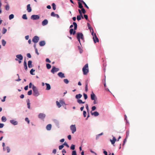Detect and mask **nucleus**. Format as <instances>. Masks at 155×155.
Here are the masks:
<instances>
[{
	"mask_svg": "<svg viewBox=\"0 0 155 155\" xmlns=\"http://www.w3.org/2000/svg\"><path fill=\"white\" fill-rule=\"evenodd\" d=\"M82 71L84 75H86L89 72L88 66L87 64H86L82 68Z\"/></svg>",
	"mask_w": 155,
	"mask_h": 155,
	"instance_id": "f257e3e1",
	"label": "nucleus"
},
{
	"mask_svg": "<svg viewBox=\"0 0 155 155\" xmlns=\"http://www.w3.org/2000/svg\"><path fill=\"white\" fill-rule=\"evenodd\" d=\"M32 90L33 91V95L35 96H38L39 94L37 87L34 85H33Z\"/></svg>",
	"mask_w": 155,
	"mask_h": 155,
	"instance_id": "f03ea898",
	"label": "nucleus"
},
{
	"mask_svg": "<svg viewBox=\"0 0 155 155\" xmlns=\"http://www.w3.org/2000/svg\"><path fill=\"white\" fill-rule=\"evenodd\" d=\"M77 38L78 41L79 42L80 44H81L80 39L81 38L82 40L84 39V38L82 33L79 32L78 33H77Z\"/></svg>",
	"mask_w": 155,
	"mask_h": 155,
	"instance_id": "7ed1b4c3",
	"label": "nucleus"
},
{
	"mask_svg": "<svg viewBox=\"0 0 155 155\" xmlns=\"http://www.w3.org/2000/svg\"><path fill=\"white\" fill-rule=\"evenodd\" d=\"M39 40V37L37 36H35L33 38L32 41L33 42L36 43L38 42Z\"/></svg>",
	"mask_w": 155,
	"mask_h": 155,
	"instance_id": "20e7f679",
	"label": "nucleus"
},
{
	"mask_svg": "<svg viewBox=\"0 0 155 155\" xmlns=\"http://www.w3.org/2000/svg\"><path fill=\"white\" fill-rule=\"evenodd\" d=\"M70 129L73 134H74L76 130L75 125H71L70 126Z\"/></svg>",
	"mask_w": 155,
	"mask_h": 155,
	"instance_id": "39448f33",
	"label": "nucleus"
},
{
	"mask_svg": "<svg viewBox=\"0 0 155 155\" xmlns=\"http://www.w3.org/2000/svg\"><path fill=\"white\" fill-rule=\"evenodd\" d=\"M93 36V39L94 41V43H96L97 42H99V40L98 39V38H97L96 34L95 33L94 34H94H93V35H92Z\"/></svg>",
	"mask_w": 155,
	"mask_h": 155,
	"instance_id": "423d86ee",
	"label": "nucleus"
},
{
	"mask_svg": "<svg viewBox=\"0 0 155 155\" xmlns=\"http://www.w3.org/2000/svg\"><path fill=\"white\" fill-rule=\"evenodd\" d=\"M40 17L38 15H32L31 16V18L34 20H37Z\"/></svg>",
	"mask_w": 155,
	"mask_h": 155,
	"instance_id": "0eeeda50",
	"label": "nucleus"
},
{
	"mask_svg": "<svg viewBox=\"0 0 155 155\" xmlns=\"http://www.w3.org/2000/svg\"><path fill=\"white\" fill-rule=\"evenodd\" d=\"M59 70V69L58 68H56L54 66L52 67L51 71L52 73L54 74L55 72L58 71Z\"/></svg>",
	"mask_w": 155,
	"mask_h": 155,
	"instance_id": "6e6552de",
	"label": "nucleus"
},
{
	"mask_svg": "<svg viewBox=\"0 0 155 155\" xmlns=\"http://www.w3.org/2000/svg\"><path fill=\"white\" fill-rule=\"evenodd\" d=\"M17 58L15 59V60L18 61V59L20 60H22L23 57L21 54H18L16 56Z\"/></svg>",
	"mask_w": 155,
	"mask_h": 155,
	"instance_id": "1a4fd4ad",
	"label": "nucleus"
},
{
	"mask_svg": "<svg viewBox=\"0 0 155 155\" xmlns=\"http://www.w3.org/2000/svg\"><path fill=\"white\" fill-rule=\"evenodd\" d=\"M73 24L74 25V31H73L72 34L74 35L76 33V31L75 30H76L77 28V23L75 22H74L73 23Z\"/></svg>",
	"mask_w": 155,
	"mask_h": 155,
	"instance_id": "9d476101",
	"label": "nucleus"
},
{
	"mask_svg": "<svg viewBox=\"0 0 155 155\" xmlns=\"http://www.w3.org/2000/svg\"><path fill=\"white\" fill-rule=\"evenodd\" d=\"M87 24L89 29L91 32L92 35H93L94 34V31L93 28L91 27V25L89 23H88Z\"/></svg>",
	"mask_w": 155,
	"mask_h": 155,
	"instance_id": "9b49d317",
	"label": "nucleus"
},
{
	"mask_svg": "<svg viewBox=\"0 0 155 155\" xmlns=\"http://www.w3.org/2000/svg\"><path fill=\"white\" fill-rule=\"evenodd\" d=\"M117 139L115 137H113V140L110 139V141L111 144L113 145L114 146H115L114 145Z\"/></svg>",
	"mask_w": 155,
	"mask_h": 155,
	"instance_id": "f8f14e48",
	"label": "nucleus"
},
{
	"mask_svg": "<svg viewBox=\"0 0 155 155\" xmlns=\"http://www.w3.org/2000/svg\"><path fill=\"white\" fill-rule=\"evenodd\" d=\"M45 117V115L42 113H40L38 115V117L39 118L43 119Z\"/></svg>",
	"mask_w": 155,
	"mask_h": 155,
	"instance_id": "ddd939ff",
	"label": "nucleus"
},
{
	"mask_svg": "<svg viewBox=\"0 0 155 155\" xmlns=\"http://www.w3.org/2000/svg\"><path fill=\"white\" fill-rule=\"evenodd\" d=\"M91 99L92 100H94L96 99V98H97L95 96V94H94L93 92L92 91L91 95Z\"/></svg>",
	"mask_w": 155,
	"mask_h": 155,
	"instance_id": "4468645a",
	"label": "nucleus"
},
{
	"mask_svg": "<svg viewBox=\"0 0 155 155\" xmlns=\"http://www.w3.org/2000/svg\"><path fill=\"white\" fill-rule=\"evenodd\" d=\"M58 75L60 78H62L65 77L64 74L61 72H60L58 74Z\"/></svg>",
	"mask_w": 155,
	"mask_h": 155,
	"instance_id": "2eb2a0df",
	"label": "nucleus"
},
{
	"mask_svg": "<svg viewBox=\"0 0 155 155\" xmlns=\"http://www.w3.org/2000/svg\"><path fill=\"white\" fill-rule=\"evenodd\" d=\"M91 114L92 115H94V116H97L99 115V113L97 111H95L94 112H91Z\"/></svg>",
	"mask_w": 155,
	"mask_h": 155,
	"instance_id": "dca6fc26",
	"label": "nucleus"
},
{
	"mask_svg": "<svg viewBox=\"0 0 155 155\" xmlns=\"http://www.w3.org/2000/svg\"><path fill=\"white\" fill-rule=\"evenodd\" d=\"M48 21L47 19H45L42 22V25L43 26L47 25L48 24Z\"/></svg>",
	"mask_w": 155,
	"mask_h": 155,
	"instance_id": "f3484780",
	"label": "nucleus"
},
{
	"mask_svg": "<svg viewBox=\"0 0 155 155\" xmlns=\"http://www.w3.org/2000/svg\"><path fill=\"white\" fill-rule=\"evenodd\" d=\"M27 10L28 12H30L31 11V9L30 7V5L28 4L27 5Z\"/></svg>",
	"mask_w": 155,
	"mask_h": 155,
	"instance_id": "a211bd4d",
	"label": "nucleus"
},
{
	"mask_svg": "<svg viewBox=\"0 0 155 155\" xmlns=\"http://www.w3.org/2000/svg\"><path fill=\"white\" fill-rule=\"evenodd\" d=\"M10 123L14 125H16L18 124V122L14 120H10Z\"/></svg>",
	"mask_w": 155,
	"mask_h": 155,
	"instance_id": "6ab92c4d",
	"label": "nucleus"
},
{
	"mask_svg": "<svg viewBox=\"0 0 155 155\" xmlns=\"http://www.w3.org/2000/svg\"><path fill=\"white\" fill-rule=\"evenodd\" d=\"M32 62L31 61H29L28 62V66L29 68H31L32 67Z\"/></svg>",
	"mask_w": 155,
	"mask_h": 155,
	"instance_id": "aec40b11",
	"label": "nucleus"
},
{
	"mask_svg": "<svg viewBox=\"0 0 155 155\" xmlns=\"http://www.w3.org/2000/svg\"><path fill=\"white\" fill-rule=\"evenodd\" d=\"M24 66L25 68V69L26 71H27L28 70V68L27 66V63L25 61V60L24 63Z\"/></svg>",
	"mask_w": 155,
	"mask_h": 155,
	"instance_id": "412c9836",
	"label": "nucleus"
},
{
	"mask_svg": "<svg viewBox=\"0 0 155 155\" xmlns=\"http://www.w3.org/2000/svg\"><path fill=\"white\" fill-rule=\"evenodd\" d=\"M51 124H49L46 126V128L47 130H50L51 129Z\"/></svg>",
	"mask_w": 155,
	"mask_h": 155,
	"instance_id": "4be33fe9",
	"label": "nucleus"
},
{
	"mask_svg": "<svg viewBox=\"0 0 155 155\" xmlns=\"http://www.w3.org/2000/svg\"><path fill=\"white\" fill-rule=\"evenodd\" d=\"M45 44V41H43L39 42V44L41 46H44Z\"/></svg>",
	"mask_w": 155,
	"mask_h": 155,
	"instance_id": "5701e85b",
	"label": "nucleus"
},
{
	"mask_svg": "<svg viewBox=\"0 0 155 155\" xmlns=\"http://www.w3.org/2000/svg\"><path fill=\"white\" fill-rule=\"evenodd\" d=\"M26 102H27V105L28 106V107L29 109L30 108V100L29 99H27L26 100Z\"/></svg>",
	"mask_w": 155,
	"mask_h": 155,
	"instance_id": "b1692460",
	"label": "nucleus"
},
{
	"mask_svg": "<svg viewBox=\"0 0 155 155\" xmlns=\"http://www.w3.org/2000/svg\"><path fill=\"white\" fill-rule=\"evenodd\" d=\"M46 85V90H49L51 89V86L48 83L45 84Z\"/></svg>",
	"mask_w": 155,
	"mask_h": 155,
	"instance_id": "393cba45",
	"label": "nucleus"
},
{
	"mask_svg": "<svg viewBox=\"0 0 155 155\" xmlns=\"http://www.w3.org/2000/svg\"><path fill=\"white\" fill-rule=\"evenodd\" d=\"M82 95L81 94H79L76 95L75 97L77 99H79L82 97Z\"/></svg>",
	"mask_w": 155,
	"mask_h": 155,
	"instance_id": "a878e982",
	"label": "nucleus"
},
{
	"mask_svg": "<svg viewBox=\"0 0 155 155\" xmlns=\"http://www.w3.org/2000/svg\"><path fill=\"white\" fill-rule=\"evenodd\" d=\"M56 103L57 105L58 108H60L61 106V105L60 104V102H59L58 101H56Z\"/></svg>",
	"mask_w": 155,
	"mask_h": 155,
	"instance_id": "bb28decb",
	"label": "nucleus"
},
{
	"mask_svg": "<svg viewBox=\"0 0 155 155\" xmlns=\"http://www.w3.org/2000/svg\"><path fill=\"white\" fill-rule=\"evenodd\" d=\"M1 119L2 121L3 122H5L7 120L5 116H2Z\"/></svg>",
	"mask_w": 155,
	"mask_h": 155,
	"instance_id": "cd10ccee",
	"label": "nucleus"
},
{
	"mask_svg": "<svg viewBox=\"0 0 155 155\" xmlns=\"http://www.w3.org/2000/svg\"><path fill=\"white\" fill-rule=\"evenodd\" d=\"M77 102L79 104H84L85 102H83L82 100L81 99H78L77 100Z\"/></svg>",
	"mask_w": 155,
	"mask_h": 155,
	"instance_id": "c85d7f7f",
	"label": "nucleus"
},
{
	"mask_svg": "<svg viewBox=\"0 0 155 155\" xmlns=\"http://www.w3.org/2000/svg\"><path fill=\"white\" fill-rule=\"evenodd\" d=\"M81 2L83 4L85 5V7L86 8H87V9L89 8L87 6L86 3L83 0H81Z\"/></svg>",
	"mask_w": 155,
	"mask_h": 155,
	"instance_id": "c756f323",
	"label": "nucleus"
},
{
	"mask_svg": "<svg viewBox=\"0 0 155 155\" xmlns=\"http://www.w3.org/2000/svg\"><path fill=\"white\" fill-rule=\"evenodd\" d=\"M78 7L82 9V8H83V6H82V4L80 3V2H78Z\"/></svg>",
	"mask_w": 155,
	"mask_h": 155,
	"instance_id": "7c9ffc66",
	"label": "nucleus"
},
{
	"mask_svg": "<svg viewBox=\"0 0 155 155\" xmlns=\"http://www.w3.org/2000/svg\"><path fill=\"white\" fill-rule=\"evenodd\" d=\"M52 6L54 10H55L56 9V5L54 3L52 4Z\"/></svg>",
	"mask_w": 155,
	"mask_h": 155,
	"instance_id": "2f4dec72",
	"label": "nucleus"
},
{
	"mask_svg": "<svg viewBox=\"0 0 155 155\" xmlns=\"http://www.w3.org/2000/svg\"><path fill=\"white\" fill-rule=\"evenodd\" d=\"M7 31V29L4 28H3L2 29V33L3 34H5Z\"/></svg>",
	"mask_w": 155,
	"mask_h": 155,
	"instance_id": "473e14b6",
	"label": "nucleus"
},
{
	"mask_svg": "<svg viewBox=\"0 0 155 155\" xmlns=\"http://www.w3.org/2000/svg\"><path fill=\"white\" fill-rule=\"evenodd\" d=\"M5 9L6 10L8 11L9 9V6L8 4L7 5L5 6Z\"/></svg>",
	"mask_w": 155,
	"mask_h": 155,
	"instance_id": "72a5a7b5",
	"label": "nucleus"
},
{
	"mask_svg": "<svg viewBox=\"0 0 155 155\" xmlns=\"http://www.w3.org/2000/svg\"><path fill=\"white\" fill-rule=\"evenodd\" d=\"M2 42L3 46H5L6 44V42L4 39H2Z\"/></svg>",
	"mask_w": 155,
	"mask_h": 155,
	"instance_id": "f704fd0d",
	"label": "nucleus"
},
{
	"mask_svg": "<svg viewBox=\"0 0 155 155\" xmlns=\"http://www.w3.org/2000/svg\"><path fill=\"white\" fill-rule=\"evenodd\" d=\"M59 102L61 105H63L64 104H65L64 101L63 100H60Z\"/></svg>",
	"mask_w": 155,
	"mask_h": 155,
	"instance_id": "c9c22d12",
	"label": "nucleus"
},
{
	"mask_svg": "<svg viewBox=\"0 0 155 155\" xmlns=\"http://www.w3.org/2000/svg\"><path fill=\"white\" fill-rule=\"evenodd\" d=\"M35 70H34L33 69H32L31 71H30V73L31 75H34L35 74L33 73V72H34L35 71Z\"/></svg>",
	"mask_w": 155,
	"mask_h": 155,
	"instance_id": "e433bc0d",
	"label": "nucleus"
},
{
	"mask_svg": "<svg viewBox=\"0 0 155 155\" xmlns=\"http://www.w3.org/2000/svg\"><path fill=\"white\" fill-rule=\"evenodd\" d=\"M46 67L48 69H49L51 68V66L50 64H46Z\"/></svg>",
	"mask_w": 155,
	"mask_h": 155,
	"instance_id": "4c0bfd02",
	"label": "nucleus"
},
{
	"mask_svg": "<svg viewBox=\"0 0 155 155\" xmlns=\"http://www.w3.org/2000/svg\"><path fill=\"white\" fill-rule=\"evenodd\" d=\"M22 18L24 19H27V17L26 14H24L23 15Z\"/></svg>",
	"mask_w": 155,
	"mask_h": 155,
	"instance_id": "58836bf2",
	"label": "nucleus"
},
{
	"mask_svg": "<svg viewBox=\"0 0 155 155\" xmlns=\"http://www.w3.org/2000/svg\"><path fill=\"white\" fill-rule=\"evenodd\" d=\"M78 11H79V14H80V15H81V17H82V18L83 19L84 18V17L82 15V12L81 11V10L80 9H79L78 10Z\"/></svg>",
	"mask_w": 155,
	"mask_h": 155,
	"instance_id": "ea45409f",
	"label": "nucleus"
},
{
	"mask_svg": "<svg viewBox=\"0 0 155 155\" xmlns=\"http://www.w3.org/2000/svg\"><path fill=\"white\" fill-rule=\"evenodd\" d=\"M64 81L66 84H68L69 83L68 80L67 79H64Z\"/></svg>",
	"mask_w": 155,
	"mask_h": 155,
	"instance_id": "a19ab883",
	"label": "nucleus"
},
{
	"mask_svg": "<svg viewBox=\"0 0 155 155\" xmlns=\"http://www.w3.org/2000/svg\"><path fill=\"white\" fill-rule=\"evenodd\" d=\"M75 146L74 145L72 144L71 147V149L72 150H74L75 149Z\"/></svg>",
	"mask_w": 155,
	"mask_h": 155,
	"instance_id": "79ce46f5",
	"label": "nucleus"
},
{
	"mask_svg": "<svg viewBox=\"0 0 155 155\" xmlns=\"http://www.w3.org/2000/svg\"><path fill=\"white\" fill-rule=\"evenodd\" d=\"M81 15H78L77 16V20L79 21V20H80L81 19Z\"/></svg>",
	"mask_w": 155,
	"mask_h": 155,
	"instance_id": "37998d69",
	"label": "nucleus"
},
{
	"mask_svg": "<svg viewBox=\"0 0 155 155\" xmlns=\"http://www.w3.org/2000/svg\"><path fill=\"white\" fill-rule=\"evenodd\" d=\"M93 100L94 101V104H97L98 103V101L97 98H96V99Z\"/></svg>",
	"mask_w": 155,
	"mask_h": 155,
	"instance_id": "c03bdc74",
	"label": "nucleus"
},
{
	"mask_svg": "<svg viewBox=\"0 0 155 155\" xmlns=\"http://www.w3.org/2000/svg\"><path fill=\"white\" fill-rule=\"evenodd\" d=\"M64 147L63 144L60 145L59 146V148L60 150H61Z\"/></svg>",
	"mask_w": 155,
	"mask_h": 155,
	"instance_id": "a18cd8bd",
	"label": "nucleus"
},
{
	"mask_svg": "<svg viewBox=\"0 0 155 155\" xmlns=\"http://www.w3.org/2000/svg\"><path fill=\"white\" fill-rule=\"evenodd\" d=\"M32 94V91L31 90L28 91V94L29 95H31Z\"/></svg>",
	"mask_w": 155,
	"mask_h": 155,
	"instance_id": "49530a36",
	"label": "nucleus"
},
{
	"mask_svg": "<svg viewBox=\"0 0 155 155\" xmlns=\"http://www.w3.org/2000/svg\"><path fill=\"white\" fill-rule=\"evenodd\" d=\"M83 95H84V98L85 100H86L87 99V95L85 94V93H84L83 94Z\"/></svg>",
	"mask_w": 155,
	"mask_h": 155,
	"instance_id": "de8ad7c7",
	"label": "nucleus"
},
{
	"mask_svg": "<svg viewBox=\"0 0 155 155\" xmlns=\"http://www.w3.org/2000/svg\"><path fill=\"white\" fill-rule=\"evenodd\" d=\"M25 120L26 121H27L28 122V124L29 123L30 121L28 117L25 118Z\"/></svg>",
	"mask_w": 155,
	"mask_h": 155,
	"instance_id": "09e8293b",
	"label": "nucleus"
},
{
	"mask_svg": "<svg viewBox=\"0 0 155 155\" xmlns=\"http://www.w3.org/2000/svg\"><path fill=\"white\" fill-rule=\"evenodd\" d=\"M72 155H77L76 151L75 150H74L72 151Z\"/></svg>",
	"mask_w": 155,
	"mask_h": 155,
	"instance_id": "8fccbe9b",
	"label": "nucleus"
},
{
	"mask_svg": "<svg viewBox=\"0 0 155 155\" xmlns=\"http://www.w3.org/2000/svg\"><path fill=\"white\" fill-rule=\"evenodd\" d=\"M56 14L54 12H52L51 13V15L52 16L55 17Z\"/></svg>",
	"mask_w": 155,
	"mask_h": 155,
	"instance_id": "3c124183",
	"label": "nucleus"
},
{
	"mask_svg": "<svg viewBox=\"0 0 155 155\" xmlns=\"http://www.w3.org/2000/svg\"><path fill=\"white\" fill-rule=\"evenodd\" d=\"M73 31H74V30L72 28H71L70 30V33L71 35L72 34Z\"/></svg>",
	"mask_w": 155,
	"mask_h": 155,
	"instance_id": "603ef678",
	"label": "nucleus"
},
{
	"mask_svg": "<svg viewBox=\"0 0 155 155\" xmlns=\"http://www.w3.org/2000/svg\"><path fill=\"white\" fill-rule=\"evenodd\" d=\"M63 145H64L66 146L68 148L69 147V146L67 144V143L66 142H64V144H63Z\"/></svg>",
	"mask_w": 155,
	"mask_h": 155,
	"instance_id": "864d4df0",
	"label": "nucleus"
},
{
	"mask_svg": "<svg viewBox=\"0 0 155 155\" xmlns=\"http://www.w3.org/2000/svg\"><path fill=\"white\" fill-rule=\"evenodd\" d=\"M85 90L86 91H87L88 90L87 84V83H86L85 84Z\"/></svg>",
	"mask_w": 155,
	"mask_h": 155,
	"instance_id": "5fc2aeb1",
	"label": "nucleus"
},
{
	"mask_svg": "<svg viewBox=\"0 0 155 155\" xmlns=\"http://www.w3.org/2000/svg\"><path fill=\"white\" fill-rule=\"evenodd\" d=\"M81 11H82V12L83 13V14H85V13H86V11H85V9L84 8H82L81 9Z\"/></svg>",
	"mask_w": 155,
	"mask_h": 155,
	"instance_id": "6e6d98bb",
	"label": "nucleus"
},
{
	"mask_svg": "<svg viewBox=\"0 0 155 155\" xmlns=\"http://www.w3.org/2000/svg\"><path fill=\"white\" fill-rule=\"evenodd\" d=\"M46 61L47 62H48L49 63H50L51 62V61L50 60L49 58H47L46 59Z\"/></svg>",
	"mask_w": 155,
	"mask_h": 155,
	"instance_id": "4d7b16f0",
	"label": "nucleus"
},
{
	"mask_svg": "<svg viewBox=\"0 0 155 155\" xmlns=\"http://www.w3.org/2000/svg\"><path fill=\"white\" fill-rule=\"evenodd\" d=\"M6 149L7 150V151L8 153H9L10 152V148L9 147H6Z\"/></svg>",
	"mask_w": 155,
	"mask_h": 155,
	"instance_id": "13d9d810",
	"label": "nucleus"
},
{
	"mask_svg": "<svg viewBox=\"0 0 155 155\" xmlns=\"http://www.w3.org/2000/svg\"><path fill=\"white\" fill-rule=\"evenodd\" d=\"M27 56L28 58H31V55L30 53H28L27 54Z\"/></svg>",
	"mask_w": 155,
	"mask_h": 155,
	"instance_id": "bf43d9fd",
	"label": "nucleus"
},
{
	"mask_svg": "<svg viewBox=\"0 0 155 155\" xmlns=\"http://www.w3.org/2000/svg\"><path fill=\"white\" fill-rule=\"evenodd\" d=\"M4 126V124L2 123H0V128H2Z\"/></svg>",
	"mask_w": 155,
	"mask_h": 155,
	"instance_id": "052dcab7",
	"label": "nucleus"
},
{
	"mask_svg": "<svg viewBox=\"0 0 155 155\" xmlns=\"http://www.w3.org/2000/svg\"><path fill=\"white\" fill-rule=\"evenodd\" d=\"M86 112L85 111H83V115L84 116V117H86Z\"/></svg>",
	"mask_w": 155,
	"mask_h": 155,
	"instance_id": "680f3d73",
	"label": "nucleus"
},
{
	"mask_svg": "<svg viewBox=\"0 0 155 155\" xmlns=\"http://www.w3.org/2000/svg\"><path fill=\"white\" fill-rule=\"evenodd\" d=\"M96 109V107L95 106H93L92 107V111L95 110Z\"/></svg>",
	"mask_w": 155,
	"mask_h": 155,
	"instance_id": "e2e57ef3",
	"label": "nucleus"
},
{
	"mask_svg": "<svg viewBox=\"0 0 155 155\" xmlns=\"http://www.w3.org/2000/svg\"><path fill=\"white\" fill-rule=\"evenodd\" d=\"M129 131H127L126 132V138H127V137L129 135Z\"/></svg>",
	"mask_w": 155,
	"mask_h": 155,
	"instance_id": "0e129e2a",
	"label": "nucleus"
},
{
	"mask_svg": "<svg viewBox=\"0 0 155 155\" xmlns=\"http://www.w3.org/2000/svg\"><path fill=\"white\" fill-rule=\"evenodd\" d=\"M35 53H36V54L38 55L39 54V53L38 52V49H35Z\"/></svg>",
	"mask_w": 155,
	"mask_h": 155,
	"instance_id": "69168bd1",
	"label": "nucleus"
},
{
	"mask_svg": "<svg viewBox=\"0 0 155 155\" xmlns=\"http://www.w3.org/2000/svg\"><path fill=\"white\" fill-rule=\"evenodd\" d=\"M14 17V15L13 14L10 15V19H12Z\"/></svg>",
	"mask_w": 155,
	"mask_h": 155,
	"instance_id": "338daca9",
	"label": "nucleus"
},
{
	"mask_svg": "<svg viewBox=\"0 0 155 155\" xmlns=\"http://www.w3.org/2000/svg\"><path fill=\"white\" fill-rule=\"evenodd\" d=\"M53 153L55 154L56 153V149H54L52 151Z\"/></svg>",
	"mask_w": 155,
	"mask_h": 155,
	"instance_id": "774afa93",
	"label": "nucleus"
}]
</instances>
